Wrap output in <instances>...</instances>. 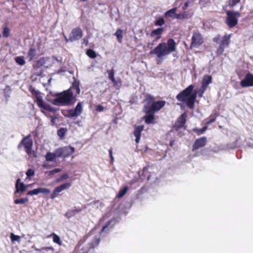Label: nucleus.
I'll list each match as a JSON object with an SVG mask.
<instances>
[{"label":"nucleus","instance_id":"f3484780","mask_svg":"<svg viewBox=\"0 0 253 253\" xmlns=\"http://www.w3.org/2000/svg\"><path fill=\"white\" fill-rule=\"evenodd\" d=\"M212 82V77L211 76H204L202 83V85L201 87V90L202 91V93H203L206 90L208 86L210 84H211Z\"/></svg>","mask_w":253,"mask_h":253},{"label":"nucleus","instance_id":"1a4fd4ad","mask_svg":"<svg viewBox=\"0 0 253 253\" xmlns=\"http://www.w3.org/2000/svg\"><path fill=\"white\" fill-rule=\"evenodd\" d=\"M204 42V39L203 35L198 31H193L190 48L192 49L193 47H198L202 45Z\"/></svg>","mask_w":253,"mask_h":253},{"label":"nucleus","instance_id":"a18cd8bd","mask_svg":"<svg viewBox=\"0 0 253 253\" xmlns=\"http://www.w3.org/2000/svg\"><path fill=\"white\" fill-rule=\"evenodd\" d=\"M35 250L37 252H41L42 251H49V250L53 251L54 248L52 247H45L42 248L41 249H36Z\"/></svg>","mask_w":253,"mask_h":253},{"label":"nucleus","instance_id":"a19ab883","mask_svg":"<svg viewBox=\"0 0 253 253\" xmlns=\"http://www.w3.org/2000/svg\"><path fill=\"white\" fill-rule=\"evenodd\" d=\"M175 18L178 19H183L187 18V14L185 12H183L181 13L176 14Z\"/></svg>","mask_w":253,"mask_h":253},{"label":"nucleus","instance_id":"2f4dec72","mask_svg":"<svg viewBox=\"0 0 253 253\" xmlns=\"http://www.w3.org/2000/svg\"><path fill=\"white\" fill-rule=\"evenodd\" d=\"M86 208V206H84L82 208H78V209H76L70 210L68 211V213L69 214H70L71 216H74L75 214H76L77 213H78L81 212L83 209H85Z\"/></svg>","mask_w":253,"mask_h":253},{"label":"nucleus","instance_id":"6ab92c4d","mask_svg":"<svg viewBox=\"0 0 253 253\" xmlns=\"http://www.w3.org/2000/svg\"><path fill=\"white\" fill-rule=\"evenodd\" d=\"M148 168L144 167L143 169L138 172L139 178L142 181L147 179V180H149L150 179V175L148 171Z\"/></svg>","mask_w":253,"mask_h":253},{"label":"nucleus","instance_id":"2eb2a0df","mask_svg":"<svg viewBox=\"0 0 253 253\" xmlns=\"http://www.w3.org/2000/svg\"><path fill=\"white\" fill-rule=\"evenodd\" d=\"M240 84L242 87L253 86V75L250 73H247Z\"/></svg>","mask_w":253,"mask_h":253},{"label":"nucleus","instance_id":"052dcab7","mask_svg":"<svg viewBox=\"0 0 253 253\" xmlns=\"http://www.w3.org/2000/svg\"><path fill=\"white\" fill-rule=\"evenodd\" d=\"M52 58L54 60L58 61V59H57V57L56 56H52Z\"/></svg>","mask_w":253,"mask_h":253},{"label":"nucleus","instance_id":"72a5a7b5","mask_svg":"<svg viewBox=\"0 0 253 253\" xmlns=\"http://www.w3.org/2000/svg\"><path fill=\"white\" fill-rule=\"evenodd\" d=\"M70 89H71V91L72 90H74L75 91L76 94H79L80 93V88L79 83H74L73 84V86Z\"/></svg>","mask_w":253,"mask_h":253},{"label":"nucleus","instance_id":"338daca9","mask_svg":"<svg viewBox=\"0 0 253 253\" xmlns=\"http://www.w3.org/2000/svg\"><path fill=\"white\" fill-rule=\"evenodd\" d=\"M251 145V143H250V145H248V146L249 147H252Z\"/></svg>","mask_w":253,"mask_h":253},{"label":"nucleus","instance_id":"79ce46f5","mask_svg":"<svg viewBox=\"0 0 253 253\" xmlns=\"http://www.w3.org/2000/svg\"><path fill=\"white\" fill-rule=\"evenodd\" d=\"M165 24V20L163 18H159L155 22V25L157 26H161Z\"/></svg>","mask_w":253,"mask_h":253},{"label":"nucleus","instance_id":"bf43d9fd","mask_svg":"<svg viewBox=\"0 0 253 253\" xmlns=\"http://www.w3.org/2000/svg\"><path fill=\"white\" fill-rule=\"evenodd\" d=\"M189 1H187L186 2L183 6L182 7V9L183 10H186L187 9V8L189 6Z\"/></svg>","mask_w":253,"mask_h":253},{"label":"nucleus","instance_id":"dca6fc26","mask_svg":"<svg viewBox=\"0 0 253 253\" xmlns=\"http://www.w3.org/2000/svg\"><path fill=\"white\" fill-rule=\"evenodd\" d=\"M186 118L187 115L185 113L180 115L174 124V127L176 129H178L185 126L186 122Z\"/></svg>","mask_w":253,"mask_h":253},{"label":"nucleus","instance_id":"f257e3e1","mask_svg":"<svg viewBox=\"0 0 253 253\" xmlns=\"http://www.w3.org/2000/svg\"><path fill=\"white\" fill-rule=\"evenodd\" d=\"M176 42L173 39L168 40L167 42H162L158 44L153 50L150 52V54H154L159 60L174 52L176 50Z\"/></svg>","mask_w":253,"mask_h":253},{"label":"nucleus","instance_id":"13d9d810","mask_svg":"<svg viewBox=\"0 0 253 253\" xmlns=\"http://www.w3.org/2000/svg\"><path fill=\"white\" fill-rule=\"evenodd\" d=\"M104 109V107L100 105H97L96 106V110L97 111H99V112H101Z\"/></svg>","mask_w":253,"mask_h":253},{"label":"nucleus","instance_id":"b1692460","mask_svg":"<svg viewBox=\"0 0 253 253\" xmlns=\"http://www.w3.org/2000/svg\"><path fill=\"white\" fill-rule=\"evenodd\" d=\"M37 55V50L33 47H31L27 53V58L28 59L29 61H32Z\"/></svg>","mask_w":253,"mask_h":253},{"label":"nucleus","instance_id":"5fc2aeb1","mask_svg":"<svg viewBox=\"0 0 253 253\" xmlns=\"http://www.w3.org/2000/svg\"><path fill=\"white\" fill-rule=\"evenodd\" d=\"M109 156H110V159H111V163H113L114 159V158L113 157V152H112V148H110L109 150Z\"/></svg>","mask_w":253,"mask_h":253},{"label":"nucleus","instance_id":"423d86ee","mask_svg":"<svg viewBox=\"0 0 253 253\" xmlns=\"http://www.w3.org/2000/svg\"><path fill=\"white\" fill-rule=\"evenodd\" d=\"M227 15L225 23L227 26L232 28L234 27L238 22V18L240 17V13L238 11L227 10L226 11Z\"/></svg>","mask_w":253,"mask_h":253},{"label":"nucleus","instance_id":"e433bc0d","mask_svg":"<svg viewBox=\"0 0 253 253\" xmlns=\"http://www.w3.org/2000/svg\"><path fill=\"white\" fill-rule=\"evenodd\" d=\"M67 131L66 128H60L57 130V134L60 138H63Z\"/></svg>","mask_w":253,"mask_h":253},{"label":"nucleus","instance_id":"473e14b6","mask_svg":"<svg viewBox=\"0 0 253 253\" xmlns=\"http://www.w3.org/2000/svg\"><path fill=\"white\" fill-rule=\"evenodd\" d=\"M56 158V155L50 152L47 153L45 156L46 160L47 161L53 162Z\"/></svg>","mask_w":253,"mask_h":253},{"label":"nucleus","instance_id":"69168bd1","mask_svg":"<svg viewBox=\"0 0 253 253\" xmlns=\"http://www.w3.org/2000/svg\"><path fill=\"white\" fill-rule=\"evenodd\" d=\"M169 144H170V146H172L173 143H169Z\"/></svg>","mask_w":253,"mask_h":253},{"label":"nucleus","instance_id":"37998d69","mask_svg":"<svg viewBox=\"0 0 253 253\" xmlns=\"http://www.w3.org/2000/svg\"><path fill=\"white\" fill-rule=\"evenodd\" d=\"M69 175L68 173H65L61 175L58 178L56 179V182H59L61 181L66 180L68 178Z\"/></svg>","mask_w":253,"mask_h":253},{"label":"nucleus","instance_id":"a211bd4d","mask_svg":"<svg viewBox=\"0 0 253 253\" xmlns=\"http://www.w3.org/2000/svg\"><path fill=\"white\" fill-rule=\"evenodd\" d=\"M40 193H42L44 194H48L50 193V190L46 188H39L37 189H35L32 190L28 191L27 193V195H38Z\"/></svg>","mask_w":253,"mask_h":253},{"label":"nucleus","instance_id":"7c9ffc66","mask_svg":"<svg viewBox=\"0 0 253 253\" xmlns=\"http://www.w3.org/2000/svg\"><path fill=\"white\" fill-rule=\"evenodd\" d=\"M123 30L121 29H118L116 33L114 34V35L116 36L117 38L118 41L119 42H122L123 36Z\"/></svg>","mask_w":253,"mask_h":253},{"label":"nucleus","instance_id":"ddd939ff","mask_svg":"<svg viewBox=\"0 0 253 253\" xmlns=\"http://www.w3.org/2000/svg\"><path fill=\"white\" fill-rule=\"evenodd\" d=\"M143 111L145 113V115L143 116V119L147 124H155V113L150 111L148 109H144L143 107Z\"/></svg>","mask_w":253,"mask_h":253},{"label":"nucleus","instance_id":"cd10ccee","mask_svg":"<svg viewBox=\"0 0 253 253\" xmlns=\"http://www.w3.org/2000/svg\"><path fill=\"white\" fill-rule=\"evenodd\" d=\"M176 10H177V8L176 7L172 8L169 10L165 13V17H172L174 15L175 16Z\"/></svg>","mask_w":253,"mask_h":253},{"label":"nucleus","instance_id":"aec40b11","mask_svg":"<svg viewBox=\"0 0 253 253\" xmlns=\"http://www.w3.org/2000/svg\"><path fill=\"white\" fill-rule=\"evenodd\" d=\"M50 58L49 57H42L38 60L36 61L34 64L33 65V67L34 69L39 68L42 66L44 65L48 60H49Z\"/></svg>","mask_w":253,"mask_h":253},{"label":"nucleus","instance_id":"f8f14e48","mask_svg":"<svg viewBox=\"0 0 253 253\" xmlns=\"http://www.w3.org/2000/svg\"><path fill=\"white\" fill-rule=\"evenodd\" d=\"M71 185L72 183L71 182H69L55 187L50 195V198L52 199H54L58 196L60 192L63 190L68 189Z\"/></svg>","mask_w":253,"mask_h":253},{"label":"nucleus","instance_id":"6e6552de","mask_svg":"<svg viewBox=\"0 0 253 253\" xmlns=\"http://www.w3.org/2000/svg\"><path fill=\"white\" fill-rule=\"evenodd\" d=\"M99 241V239H97L94 243L92 242L87 245L78 244L74 253H89L91 249H93L95 246L98 245Z\"/></svg>","mask_w":253,"mask_h":253},{"label":"nucleus","instance_id":"393cba45","mask_svg":"<svg viewBox=\"0 0 253 253\" xmlns=\"http://www.w3.org/2000/svg\"><path fill=\"white\" fill-rule=\"evenodd\" d=\"M23 145L25 148V151L29 155H32L34 157H36V154L34 151L32 150L33 143H21Z\"/></svg>","mask_w":253,"mask_h":253},{"label":"nucleus","instance_id":"4be33fe9","mask_svg":"<svg viewBox=\"0 0 253 253\" xmlns=\"http://www.w3.org/2000/svg\"><path fill=\"white\" fill-rule=\"evenodd\" d=\"M144 126H138L135 127L133 133L135 136V142H139L141 132Z\"/></svg>","mask_w":253,"mask_h":253},{"label":"nucleus","instance_id":"603ef678","mask_svg":"<svg viewBox=\"0 0 253 253\" xmlns=\"http://www.w3.org/2000/svg\"><path fill=\"white\" fill-rule=\"evenodd\" d=\"M61 171V169H59V168H56V169H55L52 170H50L49 171V174H54L56 173H58V172H59Z\"/></svg>","mask_w":253,"mask_h":253},{"label":"nucleus","instance_id":"a878e982","mask_svg":"<svg viewBox=\"0 0 253 253\" xmlns=\"http://www.w3.org/2000/svg\"><path fill=\"white\" fill-rule=\"evenodd\" d=\"M49 237H52L53 238V241L55 243L58 244L59 246L62 245V242L60 240V238L59 236L56 235L54 233H51Z\"/></svg>","mask_w":253,"mask_h":253},{"label":"nucleus","instance_id":"f03ea898","mask_svg":"<svg viewBox=\"0 0 253 253\" xmlns=\"http://www.w3.org/2000/svg\"><path fill=\"white\" fill-rule=\"evenodd\" d=\"M194 86L191 84L180 92L176 96V99L185 103L190 109H193L197 97V92H193Z\"/></svg>","mask_w":253,"mask_h":253},{"label":"nucleus","instance_id":"20e7f679","mask_svg":"<svg viewBox=\"0 0 253 253\" xmlns=\"http://www.w3.org/2000/svg\"><path fill=\"white\" fill-rule=\"evenodd\" d=\"M73 92L71 89L60 93L58 97L53 99L51 103L55 105H68L74 99Z\"/></svg>","mask_w":253,"mask_h":253},{"label":"nucleus","instance_id":"4c0bfd02","mask_svg":"<svg viewBox=\"0 0 253 253\" xmlns=\"http://www.w3.org/2000/svg\"><path fill=\"white\" fill-rule=\"evenodd\" d=\"M29 201V199L28 198H21L15 199L14 201V202L15 204H25L28 203Z\"/></svg>","mask_w":253,"mask_h":253},{"label":"nucleus","instance_id":"0eeeda50","mask_svg":"<svg viewBox=\"0 0 253 253\" xmlns=\"http://www.w3.org/2000/svg\"><path fill=\"white\" fill-rule=\"evenodd\" d=\"M232 34H225L221 38L219 45L215 51L217 56H220L223 54L226 47H228L230 43V39Z\"/></svg>","mask_w":253,"mask_h":253},{"label":"nucleus","instance_id":"5701e85b","mask_svg":"<svg viewBox=\"0 0 253 253\" xmlns=\"http://www.w3.org/2000/svg\"><path fill=\"white\" fill-rule=\"evenodd\" d=\"M164 31V29L163 28H159L153 30L150 33V36L152 37L157 36L156 38V41H157L161 38V35Z\"/></svg>","mask_w":253,"mask_h":253},{"label":"nucleus","instance_id":"864d4df0","mask_svg":"<svg viewBox=\"0 0 253 253\" xmlns=\"http://www.w3.org/2000/svg\"><path fill=\"white\" fill-rule=\"evenodd\" d=\"M221 37L220 35H216L214 38H213V42L216 43H218L219 41L220 40Z\"/></svg>","mask_w":253,"mask_h":253},{"label":"nucleus","instance_id":"680f3d73","mask_svg":"<svg viewBox=\"0 0 253 253\" xmlns=\"http://www.w3.org/2000/svg\"><path fill=\"white\" fill-rule=\"evenodd\" d=\"M83 42L85 43L86 45H87V43H88V41L87 40H86L85 39H84Z\"/></svg>","mask_w":253,"mask_h":253},{"label":"nucleus","instance_id":"0e129e2a","mask_svg":"<svg viewBox=\"0 0 253 253\" xmlns=\"http://www.w3.org/2000/svg\"><path fill=\"white\" fill-rule=\"evenodd\" d=\"M42 73V71H41L40 74H38V76H40Z\"/></svg>","mask_w":253,"mask_h":253},{"label":"nucleus","instance_id":"58836bf2","mask_svg":"<svg viewBox=\"0 0 253 253\" xmlns=\"http://www.w3.org/2000/svg\"><path fill=\"white\" fill-rule=\"evenodd\" d=\"M128 188L127 186H125L123 189H121L117 195L118 198H122L126 193Z\"/></svg>","mask_w":253,"mask_h":253},{"label":"nucleus","instance_id":"4468645a","mask_svg":"<svg viewBox=\"0 0 253 253\" xmlns=\"http://www.w3.org/2000/svg\"><path fill=\"white\" fill-rule=\"evenodd\" d=\"M74 152V148L71 147H65L64 148L59 149L56 152V154L58 157L66 158L71 155Z\"/></svg>","mask_w":253,"mask_h":253},{"label":"nucleus","instance_id":"49530a36","mask_svg":"<svg viewBox=\"0 0 253 253\" xmlns=\"http://www.w3.org/2000/svg\"><path fill=\"white\" fill-rule=\"evenodd\" d=\"M10 238L12 242L18 241L19 242L20 240V237L18 235H15L13 233L10 235Z\"/></svg>","mask_w":253,"mask_h":253},{"label":"nucleus","instance_id":"7ed1b4c3","mask_svg":"<svg viewBox=\"0 0 253 253\" xmlns=\"http://www.w3.org/2000/svg\"><path fill=\"white\" fill-rule=\"evenodd\" d=\"M144 97L143 102H145L146 104L143 106L144 108L148 109L149 112L151 111L155 113L156 112L160 111L166 105V102L165 101H155V97L150 94H145Z\"/></svg>","mask_w":253,"mask_h":253},{"label":"nucleus","instance_id":"c85d7f7f","mask_svg":"<svg viewBox=\"0 0 253 253\" xmlns=\"http://www.w3.org/2000/svg\"><path fill=\"white\" fill-rule=\"evenodd\" d=\"M207 129L208 126H205L202 128H194L192 129V130L197 135H199L204 133Z\"/></svg>","mask_w":253,"mask_h":253},{"label":"nucleus","instance_id":"ea45409f","mask_svg":"<svg viewBox=\"0 0 253 253\" xmlns=\"http://www.w3.org/2000/svg\"><path fill=\"white\" fill-rule=\"evenodd\" d=\"M240 1V0H228L227 2V6L231 8L233 7Z\"/></svg>","mask_w":253,"mask_h":253},{"label":"nucleus","instance_id":"6e6d98bb","mask_svg":"<svg viewBox=\"0 0 253 253\" xmlns=\"http://www.w3.org/2000/svg\"><path fill=\"white\" fill-rule=\"evenodd\" d=\"M207 138L206 137H203L201 138L197 139L195 142H206Z\"/></svg>","mask_w":253,"mask_h":253},{"label":"nucleus","instance_id":"c9c22d12","mask_svg":"<svg viewBox=\"0 0 253 253\" xmlns=\"http://www.w3.org/2000/svg\"><path fill=\"white\" fill-rule=\"evenodd\" d=\"M10 31L7 26H4L2 30V36L4 38H8L10 36Z\"/></svg>","mask_w":253,"mask_h":253},{"label":"nucleus","instance_id":"4d7b16f0","mask_svg":"<svg viewBox=\"0 0 253 253\" xmlns=\"http://www.w3.org/2000/svg\"><path fill=\"white\" fill-rule=\"evenodd\" d=\"M110 222H111L110 221H108V222L106 223L105 225H104V226L103 227V228H102V230H101V232H105V231L106 229L108 228V227L109 225L110 224Z\"/></svg>","mask_w":253,"mask_h":253},{"label":"nucleus","instance_id":"c03bdc74","mask_svg":"<svg viewBox=\"0 0 253 253\" xmlns=\"http://www.w3.org/2000/svg\"><path fill=\"white\" fill-rule=\"evenodd\" d=\"M20 142H33L31 135L30 134L24 137Z\"/></svg>","mask_w":253,"mask_h":253},{"label":"nucleus","instance_id":"3c124183","mask_svg":"<svg viewBox=\"0 0 253 253\" xmlns=\"http://www.w3.org/2000/svg\"><path fill=\"white\" fill-rule=\"evenodd\" d=\"M139 145H137L136 146V149L137 151H141L142 152H145L147 151L148 149V147L146 145H145L144 147L142 148H139Z\"/></svg>","mask_w":253,"mask_h":253},{"label":"nucleus","instance_id":"de8ad7c7","mask_svg":"<svg viewBox=\"0 0 253 253\" xmlns=\"http://www.w3.org/2000/svg\"><path fill=\"white\" fill-rule=\"evenodd\" d=\"M205 144L206 143H194L193 145V150H195L200 147L204 146Z\"/></svg>","mask_w":253,"mask_h":253},{"label":"nucleus","instance_id":"09e8293b","mask_svg":"<svg viewBox=\"0 0 253 253\" xmlns=\"http://www.w3.org/2000/svg\"><path fill=\"white\" fill-rule=\"evenodd\" d=\"M26 175L28 177H31L35 174V171L31 169H29L26 172Z\"/></svg>","mask_w":253,"mask_h":253},{"label":"nucleus","instance_id":"9b49d317","mask_svg":"<svg viewBox=\"0 0 253 253\" xmlns=\"http://www.w3.org/2000/svg\"><path fill=\"white\" fill-rule=\"evenodd\" d=\"M83 110L82 103L79 102L74 109H71L66 111L64 116L68 118L77 117L81 114Z\"/></svg>","mask_w":253,"mask_h":253},{"label":"nucleus","instance_id":"774afa93","mask_svg":"<svg viewBox=\"0 0 253 253\" xmlns=\"http://www.w3.org/2000/svg\"><path fill=\"white\" fill-rule=\"evenodd\" d=\"M170 142H171V143L174 142V141H171Z\"/></svg>","mask_w":253,"mask_h":253},{"label":"nucleus","instance_id":"8fccbe9b","mask_svg":"<svg viewBox=\"0 0 253 253\" xmlns=\"http://www.w3.org/2000/svg\"><path fill=\"white\" fill-rule=\"evenodd\" d=\"M216 117H217V115H215V116L212 117L211 118L209 121H207L206 122V125H207L206 126L214 122L215 121Z\"/></svg>","mask_w":253,"mask_h":253},{"label":"nucleus","instance_id":"bb28decb","mask_svg":"<svg viewBox=\"0 0 253 253\" xmlns=\"http://www.w3.org/2000/svg\"><path fill=\"white\" fill-rule=\"evenodd\" d=\"M15 61L17 64L20 66H23L26 63L25 58L23 56L16 57L15 58Z\"/></svg>","mask_w":253,"mask_h":253},{"label":"nucleus","instance_id":"f704fd0d","mask_svg":"<svg viewBox=\"0 0 253 253\" xmlns=\"http://www.w3.org/2000/svg\"><path fill=\"white\" fill-rule=\"evenodd\" d=\"M86 54L89 57L92 59H94L96 57L95 51L91 49H87L86 51Z\"/></svg>","mask_w":253,"mask_h":253},{"label":"nucleus","instance_id":"39448f33","mask_svg":"<svg viewBox=\"0 0 253 253\" xmlns=\"http://www.w3.org/2000/svg\"><path fill=\"white\" fill-rule=\"evenodd\" d=\"M30 91L33 96L34 102L37 103L38 106L43 109L48 111H52L51 107L47 104H46L43 101L41 93L39 90H37L35 88L31 87Z\"/></svg>","mask_w":253,"mask_h":253},{"label":"nucleus","instance_id":"c756f323","mask_svg":"<svg viewBox=\"0 0 253 253\" xmlns=\"http://www.w3.org/2000/svg\"><path fill=\"white\" fill-rule=\"evenodd\" d=\"M107 72L108 74V77L109 79L112 81V82L114 83V84L115 85L117 84L116 80L114 78V74L115 71L113 69L110 70H107Z\"/></svg>","mask_w":253,"mask_h":253},{"label":"nucleus","instance_id":"e2e57ef3","mask_svg":"<svg viewBox=\"0 0 253 253\" xmlns=\"http://www.w3.org/2000/svg\"><path fill=\"white\" fill-rule=\"evenodd\" d=\"M237 147V146L234 145V146H233L231 147V148L233 149V148H236Z\"/></svg>","mask_w":253,"mask_h":253},{"label":"nucleus","instance_id":"9d476101","mask_svg":"<svg viewBox=\"0 0 253 253\" xmlns=\"http://www.w3.org/2000/svg\"><path fill=\"white\" fill-rule=\"evenodd\" d=\"M83 31L81 28L77 27L72 30L69 35V39L65 37V40L67 42L70 41L72 42L73 41L79 40L83 37Z\"/></svg>","mask_w":253,"mask_h":253},{"label":"nucleus","instance_id":"412c9836","mask_svg":"<svg viewBox=\"0 0 253 253\" xmlns=\"http://www.w3.org/2000/svg\"><path fill=\"white\" fill-rule=\"evenodd\" d=\"M21 179L18 178L16 180L15 184L16 191L15 193H18L19 192H23L26 190V187L23 182H20Z\"/></svg>","mask_w":253,"mask_h":253}]
</instances>
